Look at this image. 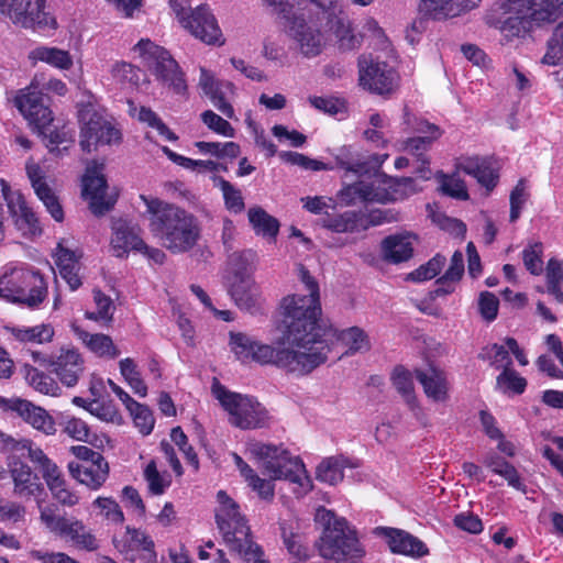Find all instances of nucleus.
I'll return each mask as SVG.
<instances>
[{
    "instance_id": "9b49d317",
    "label": "nucleus",
    "mask_w": 563,
    "mask_h": 563,
    "mask_svg": "<svg viewBox=\"0 0 563 563\" xmlns=\"http://www.w3.org/2000/svg\"><path fill=\"white\" fill-rule=\"evenodd\" d=\"M529 12V0H497L487 11L485 21L509 41L526 32Z\"/></svg>"
},
{
    "instance_id": "4c0bfd02",
    "label": "nucleus",
    "mask_w": 563,
    "mask_h": 563,
    "mask_svg": "<svg viewBox=\"0 0 563 563\" xmlns=\"http://www.w3.org/2000/svg\"><path fill=\"white\" fill-rule=\"evenodd\" d=\"M16 229L25 236H33L41 232L38 220L27 206L23 196H13L8 207Z\"/></svg>"
},
{
    "instance_id": "39448f33",
    "label": "nucleus",
    "mask_w": 563,
    "mask_h": 563,
    "mask_svg": "<svg viewBox=\"0 0 563 563\" xmlns=\"http://www.w3.org/2000/svg\"><path fill=\"white\" fill-rule=\"evenodd\" d=\"M47 297V284L34 267L11 262L0 271V298L29 308L38 307Z\"/></svg>"
},
{
    "instance_id": "2eb2a0df",
    "label": "nucleus",
    "mask_w": 563,
    "mask_h": 563,
    "mask_svg": "<svg viewBox=\"0 0 563 563\" xmlns=\"http://www.w3.org/2000/svg\"><path fill=\"white\" fill-rule=\"evenodd\" d=\"M79 121L81 123L80 146L84 151L90 153L99 145L120 143V131L92 106H86L79 110Z\"/></svg>"
},
{
    "instance_id": "774afa93",
    "label": "nucleus",
    "mask_w": 563,
    "mask_h": 563,
    "mask_svg": "<svg viewBox=\"0 0 563 563\" xmlns=\"http://www.w3.org/2000/svg\"><path fill=\"white\" fill-rule=\"evenodd\" d=\"M88 411L98 417L99 419L112 422V423H121L122 417L117 410L115 406L111 402L100 401L99 399H92L89 402Z\"/></svg>"
},
{
    "instance_id": "423d86ee",
    "label": "nucleus",
    "mask_w": 563,
    "mask_h": 563,
    "mask_svg": "<svg viewBox=\"0 0 563 563\" xmlns=\"http://www.w3.org/2000/svg\"><path fill=\"white\" fill-rule=\"evenodd\" d=\"M133 51L139 54L143 65L163 86L172 89L174 93H186L185 74L164 47L148 38H142L134 45Z\"/></svg>"
},
{
    "instance_id": "a19ab883",
    "label": "nucleus",
    "mask_w": 563,
    "mask_h": 563,
    "mask_svg": "<svg viewBox=\"0 0 563 563\" xmlns=\"http://www.w3.org/2000/svg\"><path fill=\"white\" fill-rule=\"evenodd\" d=\"M416 377L423 387L424 394L434 401H443L446 398L448 384L444 373L435 367L417 369Z\"/></svg>"
},
{
    "instance_id": "c03bdc74",
    "label": "nucleus",
    "mask_w": 563,
    "mask_h": 563,
    "mask_svg": "<svg viewBox=\"0 0 563 563\" xmlns=\"http://www.w3.org/2000/svg\"><path fill=\"white\" fill-rule=\"evenodd\" d=\"M29 59L34 64L37 62L46 63L59 70H68L74 65L73 57L68 51L49 46L35 47L29 53Z\"/></svg>"
},
{
    "instance_id": "6e6d98bb",
    "label": "nucleus",
    "mask_w": 563,
    "mask_h": 563,
    "mask_svg": "<svg viewBox=\"0 0 563 563\" xmlns=\"http://www.w3.org/2000/svg\"><path fill=\"white\" fill-rule=\"evenodd\" d=\"M229 345L235 357L245 363L252 360L256 340L243 332H230Z\"/></svg>"
},
{
    "instance_id": "58836bf2",
    "label": "nucleus",
    "mask_w": 563,
    "mask_h": 563,
    "mask_svg": "<svg viewBox=\"0 0 563 563\" xmlns=\"http://www.w3.org/2000/svg\"><path fill=\"white\" fill-rule=\"evenodd\" d=\"M342 196H356L362 201L387 203L385 175H378L369 183L360 181L347 186Z\"/></svg>"
},
{
    "instance_id": "c9c22d12",
    "label": "nucleus",
    "mask_w": 563,
    "mask_h": 563,
    "mask_svg": "<svg viewBox=\"0 0 563 563\" xmlns=\"http://www.w3.org/2000/svg\"><path fill=\"white\" fill-rule=\"evenodd\" d=\"M382 531L387 538L389 549L394 553L418 558L428 553L424 543L408 532L393 528H383Z\"/></svg>"
},
{
    "instance_id": "dca6fc26",
    "label": "nucleus",
    "mask_w": 563,
    "mask_h": 563,
    "mask_svg": "<svg viewBox=\"0 0 563 563\" xmlns=\"http://www.w3.org/2000/svg\"><path fill=\"white\" fill-rule=\"evenodd\" d=\"M360 85L377 95H389L398 86V74L385 60L372 55H362L358 58Z\"/></svg>"
},
{
    "instance_id": "e433bc0d",
    "label": "nucleus",
    "mask_w": 563,
    "mask_h": 563,
    "mask_svg": "<svg viewBox=\"0 0 563 563\" xmlns=\"http://www.w3.org/2000/svg\"><path fill=\"white\" fill-rule=\"evenodd\" d=\"M71 329L78 340L97 356L113 360L120 355L119 349L109 335L90 333L76 324H73Z\"/></svg>"
},
{
    "instance_id": "20e7f679",
    "label": "nucleus",
    "mask_w": 563,
    "mask_h": 563,
    "mask_svg": "<svg viewBox=\"0 0 563 563\" xmlns=\"http://www.w3.org/2000/svg\"><path fill=\"white\" fill-rule=\"evenodd\" d=\"M296 12L290 15L282 29L290 41V47L303 57L312 58L325 48L329 37L325 35L324 1L296 0Z\"/></svg>"
},
{
    "instance_id": "5701e85b",
    "label": "nucleus",
    "mask_w": 563,
    "mask_h": 563,
    "mask_svg": "<svg viewBox=\"0 0 563 563\" xmlns=\"http://www.w3.org/2000/svg\"><path fill=\"white\" fill-rule=\"evenodd\" d=\"M48 367L64 386L74 387L85 371V361L77 350L60 349L49 357Z\"/></svg>"
},
{
    "instance_id": "1a4fd4ad",
    "label": "nucleus",
    "mask_w": 563,
    "mask_h": 563,
    "mask_svg": "<svg viewBox=\"0 0 563 563\" xmlns=\"http://www.w3.org/2000/svg\"><path fill=\"white\" fill-rule=\"evenodd\" d=\"M213 394L229 415V422L242 430L263 428L267 424L266 409L254 398L213 387Z\"/></svg>"
},
{
    "instance_id": "49530a36",
    "label": "nucleus",
    "mask_w": 563,
    "mask_h": 563,
    "mask_svg": "<svg viewBox=\"0 0 563 563\" xmlns=\"http://www.w3.org/2000/svg\"><path fill=\"white\" fill-rule=\"evenodd\" d=\"M322 225L338 233H346L366 229V223L362 214L355 211H345L341 214H327L322 219Z\"/></svg>"
},
{
    "instance_id": "cd10ccee",
    "label": "nucleus",
    "mask_w": 563,
    "mask_h": 563,
    "mask_svg": "<svg viewBox=\"0 0 563 563\" xmlns=\"http://www.w3.org/2000/svg\"><path fill=\"white\" fill-rule=\"evenodd\" d=\"M70 475L92 490L99 489L109 476V464L104 457L91 462H70Z\"/></svg>"
},
{
    "instance_id": "a878e982",
    "label": "nucleus",
    "mask_w": 563,
    "mask_h": 563,
    "mask_svg": "<svg viewBox=\"0 0 563 563\" xmlns=\"http://www.w3.org/2000/svg\"><path fill=\"white\" fill-rule=\"evenodd\" d=\"M67 243V240H62L57 244L54 257L59 275L68 284L70 290H76L82 284L79 275V261L82 254L78 250H71Z\"/></svg>"
},
{
    "instance_id": "473e14b6",
    "label": "nucleus",
    "mask_w": 563,
    "mask_h": 563,
    "mask_svg": "<svg viewBox=\"0 0 563 563\" xmlns=\"http://www.w3.org/2000/svg\"><path fill=\"white\" fill-rule=\"evenodd\" d=\"M12 409L34 429L48 435L56 432L54 419L42 407L33 405L29 400L15 399Z\"/></svg>"
},
{
    "instance_id": "3c124183",
    "label": "nucleus",
    "mask_w": 563,
    "mask_h": 563,
    "mask_svg": "<svg viewBox=\"0 0 563 563\" xmlns=\"http://www.w3.org/2000/svg\"><path fill=\"white\" fill-rule=\"evenodd\" d=\"M385 181L388 196L387 202L404 200L419 190L415 179L411 177L393 178L385 175Z\"/></svg>"
},
{
    "instance_id": "a211bd4d",
    "label": "nucleus",
    "mask_w": 563,
    "mask_h": 563,
    "mask_svg": "<svg viewBox=\"0 0 563 563\" xmlns=\"http://www.w3.org/2000/svg\"><path fill=\"white\" fill-rule=\"evenodd\" d=\"M102 170L103 164L92 162L87 166L82 177V196L89 201L91 211L97 216L107 212L117 200V195L108 192Z\"/></svg>"
},
{
    "instance_id": "c756f323",
    "label": "nucleus",
    "mask_w": 563,
    "mask_h": 563,
    "mask_svg": "<svg viewBox=\"0 0 563 563\" xmlns=\"http://www.w3.org/2000/svg\"><path fill=\"white\" fill-rule=\"evenodd\" d=\"M25 169L38 199L44 203L47 211L56 221H63L64 212L62 206L53 190L43 180L42 169L38 164L30 159L26 163Z\"/></svg>"
},
{
    "instance_id": "393cba45",
    "label": "nucleus",
    "mask_w": 563,
    "mask_h": 563,
    "mask_svg": "<svg viewBox=\"0 0 563 563\" xmlns=\"http://www.w3.org/2000/svg\"><path fill=\"white\" fill-rule=\"evenodd\" d=\"M229 292L235 305L250 313H256L263 303L258 285L245 274H235L229 279Z\"/></svg>"
},
{
    "instance_id": "2f4dec72",
    "label": "nucleus",
    "mask_w": 563,
    "mask_h": 563,
    "mask_svg": "<svg viewBox=\"0 0 563 563\" xmlns=\"http://www.w3.org/2000/svg\"><path fill=\"white\" fill-rule=\"evenodd\" d=\"M54 499L60 505L73 507L79 503V496L70 489L59 467L51 461L40 471Z\"/></svg>"
},
{
    "instance_id": "5fc2aeb1",
    "label": "nucleus",
    "mask_w": 563,
    "mask_h": 563,
    "mask_svg": "<svg viewBox=\"0 0 563 563\" xmlns=\"http://www.w3.org/2000/svg\"><path fill=\"white\" fill-rule=\"evenodd\" d=\"M91 507L97 511V516L111 523L121 525L124 521L120 505L111 497L99 496L91 503Z\"/></svg>"
},
{
    "instance_id": "aec40b11",
    "label": "nucleus",
    "mask_w": 563,
    "mask_h": 563,
    "mask_svg": "<svg viewBox=\"0 0 563 563\" xmlns=\"http://www.w3.org/2000/svg\"><path fill=\"white\" fill-rule=\"evenodd\" d=\"M115 549L134 562L140 559L145 563H153L156 560L154 542L145 531L126 527L123 534L113 539Z\"/></svg>"
},
{
    "instance_id": "7ed1b4c3",
    "label": "nucleus",
    "mask_w": 563,
    "mask_h": 563,
    "mask_svg": "<svg viewBox=\"0 0 563 563\" xmlns=\"http://www.w3.org/2000/svg\"><path fill=\"white\" fill-rule=\"evenodd\" d=\"M148 214L150 231L173 254L187 253L200 239L196 218L186 210L157 198L141 196Z\"/></svg>"
},
{
    "instance_id": "f03ea898",
    "label": "nucleus",
    "mask_w": 563,
    "mask_h": 563,
    "mask_svg": "<svg viewBox=\"0 0 563 563\" xmlns=\"http://www.w3.org/2000/svg\"><path fill=\"white\" fill-rule=\"evenodd\" d=\"M247 452L261 462L264 473L269 479L261 478L253 471L245 482L265 500H272L275 494L274 481L287 479L298 485L297 494L305 495L312 488V482L302 461L298 456H291L285 449L265 444L260 441H250L246 444Z\"/></svg>"
},
{
    "instance_id": "8fccbe9b",
    "label": "nucleus",
    "mask_w": 563,
    "mask_h": 563,
    "mask_svg": "<svg viewBox=\"0 0 563 563\" xmlns=\"http://www.w3.org/2000/svg\"><path fill=\"white\" fill-rule=\"evenodd\" d=\"M4 443L5 448L12 451V455H15V453L24 455L26 453L27 457L38 467L40 471L52 461L42 449L33 446V443L30 440H15L13 438H9Z\"/></svg>"
},
{
    "instance_id": "0eeeda50",
    "label": "nucleus",
    "mask_w": 563,
    "mask_h": 563,
    "mask_svg": "<svg viewBox=\"0 0 563 563\" xmlns=\"http://www.w3.org/2000/svg\"><path fill=\"white\" fill-rule=\"evenodd\" d=\"M14 106L27 120L29 124L40 134L46 136L47 132H49V142L52 144H60L68 140L66 132L58 133L51 131V125L54 120L53 112L44 102L37 75L27 87L16 92Z\"/></svg>"
},
{
    "instance_id": "864d4df0",
    "label": "nucleus",
    "mask_w": 563,
    "mask_h": 563,
    "mask_svg": "<svg viewBox=\"0 0 563 563\" xmlns=\"http://www.w3.org/2000/svg\"><path fill=\"white\" fill-rule=\"evenodd\" d=\"M478 357L496 368L505 371V368H511L512 360L509 354L508 347L493 343L484 346L478 354Z\"/></svg>"
},
{
    "instance_id": "37998d69",
    "label": "nucleus",
    "mask_w": 563,
    "mask_h": 563,
    "mask_svg": "<svg viewBox=\"0 0 563 563\" xmlns=\"http://www.w3.org/2000/svg\"><path fill=\"white\" fill-rule=\"evenodd\" d=\"M386 260L393 263L408 261L413 253L412 235L409 233L389 235L382 243Z\"/></svg>"
},
{
    "instance_id": "a18cd8bd",
    "label": "nucleus",
    "mask_w": 563,
    "mask_h": 563,
    "mask_svg": "<svg viewBox=\"0 0 563 563\" xmlns=\"http://www.w3.org/2000/svg\"><path fill=\"white\" fill-rule=\"evenodd\" d=\"M391 380L393 385L398 390V393L402 395L407 405L409 406L410 410H412L417 419L422 420L423 413L416 401L411 373L402 366H397L393 372Z\"/></svg>"
},
{
    "instance_id": "e2e57ef3",
    "label": "nucleus",
    "mask_w": 563,
    "mask_h": 563,
    "mask_svg": "<svg viewBox=\"0 0 563 563\" xmlns=\"http://www.w3.org/2000/svg\"><path fill=\"white\" fill-rule=\"evenodd\" d=\"M446 258L442 255H435L427 264L407 275V280L416 283L424 282L435 277L444 267Z\"/></svg>"
},
{
    "instance_id": "13d9d810",
    "label": "nucleus",
    "mask_w": 563,
    "mask_h": 563,
    "mask_svg": "<svg viewBox=\"0 0 563 563\" xmlns=\"http://www.w3.org/2000/svg\"><path fill=\"white\" fill-rule=\"evenodd\" d=\"M143 475L152 495H163L165 490L170 486L172 481L169 474L166 472H158L155 461L147 463Z\"/></svg>"
},
{
    "instance_id": "412c9836",
    "label": "nucleus",
    "mask_w": 563,
    "mask_h": 563,
    "mask_svg": "<svg viewBox=\"0 0 563 563\" xmlns=\"http://www.w3.org/2000/svg\"><path fill=\"white\" fill-rule=\"evenodd\" d=\"M325 35L332 32L340 45V48L350 51L360 45V38L354 34L351 22L344 15L343 5L335 0L324 1Z\"/></svg>"
},
{
    "instance_id": "c85d7f7f",
    "label": "nucleus",
    "mask_w": 563,
    "mask_h": 563,
    "mask_svg": "<svg viewBox=\"0 0 563 563\" xmlns=\"http://www.w3.org/2000/svg\"><path fill=\"white\" fill-rule=\"evenodd\" d=\"M112 231L111 246L115 256L121 257L131 250L143 251L145 247L136 225L120 219L113 222Z\"/></svg>"
},
{
    "instance_id": "603ef678",
    "label": "nucleus",
    "mask_w": 563,
    "mask_h": 563,
    "mask_svg": "<svg viewBox=\"0 0 563 563\" xmlns=\"http://www.w3.org/2000/svg\"><path fill=\"white\" fill-rule=\"evenodd\" d=\"M216 186L222 192L224 206L228 211L239 214L245 209L242 191L222 177L216 178Z\"/></svg>"
},
{
    "instance_id": "0e129e2a",
    "label": "nucleus",
    "mask_w": 563,
    "mask_h": 563,
    "mask_svg": "<svg viewBox=\"0 0 563 563\" xmlns=\"http://www.w3.org/2000/svg\"><path fill=\"white\" fill-rule=\"evenodd\" d=\"M126 409L132 416L134 424L140 432L144 435L150 434L155 423L152 411L146 406L136 401H134L133 405H130Z\"/></svg>"
},
{
    "instance_id": "69168bd1",
    "label": "nucleus",
    "mask_w": 563,
    "mask_h": 563,
    "mask_svg": "<svg viewBox=\"0 0 563 563\" xmlns=\"http://www.w3.org/2000/svg\"><path fill=\"white\" fill-rule=\"evenodd\" d=\"M542 62L547 65L555 66L563 62V22L554 31L552 38Z\"/></svg>"
},
{
    "instance_id": "4468645a",
    "label": "nucleus",
    "mask_w": 563,
    "mask_h": 563,
    "mask_svg": "<svg viewBox=\"0 0 563 563\" xmlns=\"http://www.w3.org/2000/svg\"><path fill=\"white\" fill-rule=\"evenodd\" d=\"M0 13L24 29H55L57 24L46 11V0H0Z\"/></svg>"
},
{
    "instance_id": "09e8293b",
    "label": "nucleus",
    "mask_w": 563,
    "mask_h": 563,
    "mask_svg": "<svg viewBox=\"0 0 563 563\" xmlns=\"http://www.w3.org/2000/svg\"><path fill=\"white\" fill-rule=\"evenodd\" d=\"M22 373L26 383L36 391L49 396L59 395L60 388L56 380L49 375L29 364L22 366Z\"/></svg>"
},
{
    "instance_id": "4be33fe9",
    "label": "nucleus",
    "mask_w": 563,
    "mask_h": 563,
    "mask_svg": "<svg viewBox=\"0 0 563 563\" xmlns=\"http://www.w3.org/2000/svg\"><path fill=\"white\" fill-rule=\"evenodd\" d=\"M198 86L211 100L212 104L227 118H234V110L229 98L234 93V85L230 81L219 80L205 67H200Z\"/></svg>"
},
{
    "instance_id": "338daca9",
    "label": "nucleus",
    "mask_w": 563,
    "mask_h": 563,
    "mask_svg": "<svg viewBox=\"0 0 563 563\" xmlns=\"http://www.w3.org/2000/svg\"><path fill=\"white\" fill-rule=\"evenodd\" d=\"M137 119L141 122L147 123L151 128L168 141H176V134L168 129V126L161 120V118L150 108L142 107L139 110Z\"/></svg>"
},
{
    "instance_id": "de8ad7c7",
    "label": "nucleus",
    "mask_w": 563,
    "mask_h": 563,
    "mask_svg": "<svg viewBox=\"0 0 563 563\" xmlns=\"http://www.w3.org/2000/svg\"><path fill=\"white\" fill-rule=\"evenodd\" d=\"M345 467H353L346 457L331 456L324 459L317 467V479L329 485H336L343 481Z\"/></svg>"
},
{
    "instance_id": "6e6552de",
    "label": "nucleus",
    "mask_w": 563,
    "mask_h": 563,
    "mask_svg": "<svg viewBox=\"0 0 563 563\" xmlns=\"http://www.w3.org/2000/svg\"><path fill=\"white\" fill-rule=\"evenodd\" d=\"M297 276L309 294L285 297L280 306L282 316L289 318L290 323L295 321L318 334V328L314 325V320L321 316L318 283L301 264L297 266Z\"/></svg>"
},
{
    "instance_id": "72a5a7b5",
    "label": "nucleus",
    "mask_w": 563,
    "mask_h": 563,
    "mask_svg": "<svg viewBox=\"0 0 563 563\" xmlns=\"http://www.w3.org/2000/svg\"><path fill=\"white\" fill-rule=\"evenodd\" d=\"M434 142L435 141L424 139L423 136H411L402 140L399 143V150L416 159L418 164L416 173L422 179H429L432 174L430 169V157L428 152L431 150Z\"/></svg>"
},
{
    "instance_id": "7c9ffc66",
    "label": "nucleus",
    "mask_w": 563,
    "mask_h": 563,
    "mask_svg": "<svg viewBox=\"0 0 563 563\" xmlns=\"http://www.w3.org/2000/svg\"><path fill=\"white\" fill-rule=\"evenodd\" d=\"M8 341L11 344H45L49 343L55 334L54 328L48 323L34 327L7 324L3 327Z\"/></svg>"
},
{
    "instance_id": "ea45409f",
    "label": "nucleus",
    "mask_w": 563,
    "mask_h": 563,
    "mask_svg": "<svg viewBox=\"0 0 563 563\" xmlns=\"http://www.w3.org/2000/svg\"><path fill=\"white\" fill-rule=\"evenodd\" d=\"M283 543L291 558L297 561H307L312 556V550L305 534L297 531L291 525L280 522Z\"/></svg>"
},
{
    "instance_id": "f8f14e48",
    "label": "nucleus",
    "mask_w": 563,
    "mask_h": 563,
    "mask_svg": "<svg viewBox=\"0 0 563 563\" xmlns=\"http://www.w3.org/2000/svg\"><path fill=\"white\" fill-rule=\"evenodd\" d=\"M216 522L225 544L232 551L252 540L245 517L240 506L224 492L217 494Z\"/></svg>"
},
{
    "instance_id": "ddd939ff",
    "label": "nucleus",
    "mask_w": 563,
    "mask_h": 563,
    "mask_svg": "<svg viewBox=\"0 0 563 563\" xmlns=\"http://www.w3.org/2000/svg\"><path fill=\"white\" fill-rule=\"evenodd\" d=\"M40 519L49 532L78 549L95 551L99 547L95 534L79 519L56 515L49 507L41 508Z\"/></svg>"
},
{
    "instance_id": "9d476101",
    "label": "nucleus",
    "mask_w": 563,
    "mask_h": 563,
    "mask_svg": "<svg viewBox=\"0 0 563 563\" xmlns=\"http://www.w3.org/2000/svg\"><path fill=\"white\" fill-rule=\"evenodd\" d=\"M316 547L323 559L338 563H354L364 554L357 538L349 531L345 519L335 520L333 528L324 529Z\"/></svg>"
},
{
    "instance_id": "79ce46f5",
    "label": "nucleus",
    "mask_w": 563,
    "mask_h": 563,
    "mask_svg": "<svg viewBox=\"0 0 563 563\" xmlns=\"http://www.w3.org/2000/svg\"><path fill=\"white\" fill-rule=\"evenodd\" d=\"M249 222L257 236L274 242L279 232V221L262 207L254 206L247 211Z\"/></svg>"
},
{
    "instance_id": "052dcab7",
    "label": "nucleus",
    "mask_w": 563,
    "mask_h": 563,
    "mask_svg": "<svg viewBox=\"0 0 563 563\" xmlns=\"http://www.w3.org/2000/svg\"><path fill=\"white\" fill-rule=\"evenodd\" d=\"M404 123L410 128L412 132L417 133V136H423L432 141L439 140L443 134V131L438 125L424 119L411 115L407 108L404 113Z\"/></svg>"
},
{
    "instance_id": "4d7b16f0",
    "label": "nucleus",
    "mask_w": 563,
    "mask_h": 563,
    "mask_svg": "<svg viewBox=\"0 0 563 563\" xmlns=\"http://www.w3.org/2000/svg\"><path fill=\"white\" fill-rule=\"evenodd\" d=\"M110 74L115 84L121 87H134L140 81L141 70L128 62H115L111 66Z\"/></svg>"
},
{
    "instance_id": "f257e3e1",
    "label": "nucleus",
    "mask_w": 563,
    "mask_h": 563,
    "mask_svg": "<svg viewBox=\"0 0 563 563\" xmlns=\"http://www.w3.org/2000/svg\"><path fill=\"white\" fill-rule=\"evenodd\" d=\"M289 321V318L282 316L276 346L256 341L251 361L273 364L296 375H307L323 364L325 347L322 341L317 340L319 336L316 332Z\"/></svg>"
},
{
    "instance_id": "f704fd0d",
    "label": "nucleus",
    "mask_w": 563,
    "mask_h": 563,
    "mask_svg": "<svg viewBox=\"0 0 563 563\" xmlns=\"http://www.w3.org/2000/svg\"><path fill=\"white\" fill-rule=\"evenodd\" d=\"M457 168L467 175L473 176L477 181L492 189L497 183V170L490 158L487 157H465L457 163Z\"/></svg>"
},
{
    "instance_id": "b1692460",
    "label": "nucleus",
    "mask_w": 563,
    "mask_h": 563,
    "mask_svg": "<svg viewBox=\"0 0 563 563\" xmlns=\"http://www.w3.org/2000/svg\"><path fill=\"white\" fill-rule=\"evenodd\" d=\"M481 2L482 0H419V11L430 20L444 22L468 13Z\"/></svg>"
},
{
    "instance_id": "bb28decb",
    "label": "nucleus",
    "mask_w": 563,
    "mask_h": 563,
    "mask_svg": "<svg viewBox=\"0 0 563 563\" xmlns=\"http://www.w3.org/2000/svg\"><path fill=\"white\" fill-rule=\"evenodd\" d=\"M8 470L13 481V492L20 497L30 498L42 492V485L31 467L16 455L8 457Z\"/></svg>"
},
{
    "instance_id": "f3484780",
    "label": "nucleus",
    "mask_w": 563,
    "mask_h": 563,
    "mask_svg": "<svg viewBox=\"0 0 563 563\" xmlns=\"http://www.w3.org/2000/svg\"><path fill=\"white\" fill-rule=\"evenodd\" d=\"M314 325L318 328L317 332L319 338L317 340L322 341L325 347L323 363L328 360V354L334 342H339L347 347L344 355H354L371 349L369 338L360 327H351L338 331L332 324L321 320L320 317L314 320Z\"/></svg>"
},
{
    "instance_id": "6ab92c4d",
    "label": "nucleus",
    "mask_w": 563,
    "mask_h": 563,
    "mask_svg": "<svg viewBox=\"0 0 563 563\" xmlns=\"http://www.w3.org/2000/svg\"><path fill=\"white\" fill-rule=\"evenodd\" d=\"M192 36L208 45H222V32L218 21L207 4H200L190 11L188 19L180 24Z\"/></svg>"
},
{
    "instance_id": "bf43d9fd",
    "label": "nucleus",
    "mask_w": 563,
    "mask_h": 563,
    "mask_svg": "<svg viewBox=\"0 0 563 563\" xmlns=\"http://www.w3.org/2000/svg\"><path fill=\"white\" fill-rule=\"evenodd\" d=\"M195 146L202 154H209L218 158H235L240 154V145L235 142H205L199 141Z\"/></svg>"
},
{
    "instance_id": "680f3d73",
    "label": "nucleus",
    "mask_w": 563,
    "mask_h": 563,
    "mask_svg": "<svg viewBox=\"0 0 563 563\" xmlns=\"http://www.w3.org/2000/svg\"><path fill=\"white\" fill-rule=\"evenodd\" d=\"M496 386L503 393L512 391L522 394L527 386V380L512 368H505L496 378Z\"/></svg>"
}]
</instances>
